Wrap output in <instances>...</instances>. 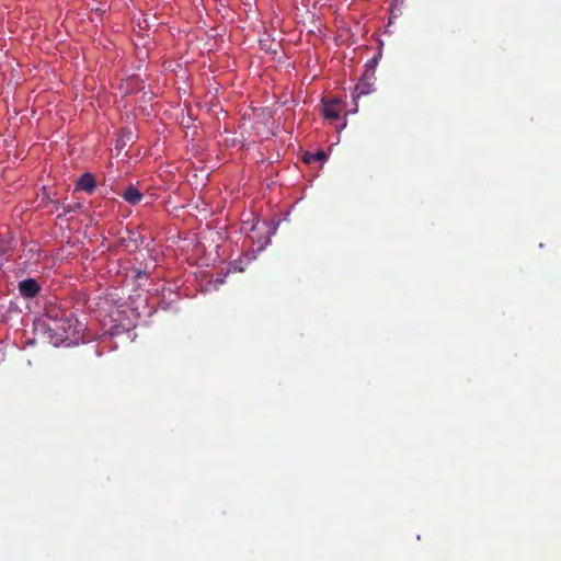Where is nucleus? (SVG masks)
Returning <instances> with one entry per match:
<instances>
[{
	"instance_id": "1",
	"label": "nucleus",
	"mask_w": 561,
	"mask_h": 561,
	"mask_svg": "<svg viewBox=\"0 0 561 561\" xmlns=\"http://www.w3.org/2000/svg\"><path fill=\"white\" fill-rule=\"evenodd\" d=\"M75 320L72 318L60 319L55 321V327L50 328L53 331H62L60 333V341H72L77 333V325L75 324Z\"/></svg>"
},
{
	"instance_id": "2",
	"label": "nucleus",
	"mask_w": 561,
	"mask_h": 561,
	"mask_svg": "<svg viewBox=\"0 0 561 561\" xmlns=\"http://www.w3.org/2000/svg\"><path fill=\"white\" fill-rule=\"evenodd\" d=\"M374 91V73L366 70L354 88L353 96L358 99L362 95H368Z\"/></svg>"
},
{
	"instance_id": "3",
	"label": "nucleus",
	"mask_w": 561,
	"mask_h": 561,
	"mask_svg": "<svg viewBox=\"0 0 561 561\" xmlns=\"http://www.w3.org/2000/svg\"><path fill=\"white\" fill-rule=\"evenodd\" d=\"M343 103L339 99H333L323 104L322 113L327 119L334 121L340 118V114L343 111Z\"/></svg>"
},
{
	"instance_id": "4",
	"label": "nucleus",
	"mask_w": 561,
	"mask_h": 561,
	"mask_svg": "<svg viewBox=\"0 0 561 561\" xmlns=\"http://www.w3.org/2000/svg\"><path fill=\"white\" fill-rule=\"evenodd\" d=\"M20 293L27 298H33L39 291V286L36 280L28 278L19 284Z\"/></svg>"
},
{
	"instance_id": "5",
	"label": "nucleus",
	"mask_w": 561,
	"mask_h": 561,
	"mask_svg": "<svg viewBox=\"0 0 561 561\" xmlns=\"http://www.w3.org/2000/svg\"><path fill=\"white\" fill-rule=\"evenodd\" d=\"M122 196L131 205H137L142 198V194L134 186L127 187Z\"/></svg>"
},
{
	"instance_id": "6",
	"label": "nucleus",
	"mask_w": 561,
	"mask_h": 561,
	"mask_svg": "<svg viewBox=\"0 0 561 561\" xmlns=\"http://www.w3.org/2000/svg\"><path fill=\"white\" fill-rule=\"evenodd\" d=\"M77 186H78V188H80L82 191H85L89 193L92 192L93 188L95 187V182H94L93 176L89 173L83 174L78 180Z\"/></svg>"
},
{
	"instance_id": "7",
	"label": "nucleus",
	"mask_w": 561,
	"mask_h": 561,
	"mask_svg": "<svg viewBox=\"0 0 561 561\" xmlns=\"http://www.w3.org/2000/svg\"><path fill=\"white\" fill-rule=\"evenodd\" d=\"M327 153L323 150H319L316 153L306 152L304 154V161L306 163H311L312 161H324L327 159Z\"/></svg>"
},
{
	"instance_id": "8",
	"label": "nucleus",
	"mask_w": 561,
	"mask_h": 561,
	"mask_svg": "<svg viewBox=\"0 0 561 561\" xmlns=\"http://www.w3.org/2000/svg\"><path fill=\"white\" fill-rule=\"evenodd\" d=\"M11 249V240L0 239V255L5 254Z\"/></svg>"
}]
</instances>
